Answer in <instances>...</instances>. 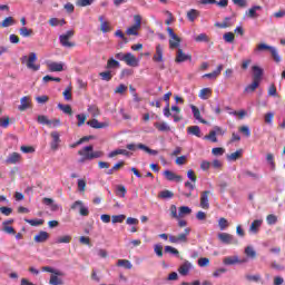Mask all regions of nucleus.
<instances>
[{"instance_id": "obj_1", "label": "nucleus", "mask_w": 285, "mask_h": 285, "mask_svg": "<svg viewBox=\"0 0 285 285\" xmlns=\"http://www.w3.org/2000/svg\"><path fill=\"white\" fill-rule=\"evenodd\" d=\"M95 147L92 145L86 146L82 149L78 150V155L81 157L79 163L83 164V161H92V159H99L104 157V151H94Z\"/></svg>"}, {"instance_id": "obj_2", "label": "nucleus", "mask_w": 285, "mask_h": 285, "mask_svg": "<svg viewBox=\"0 0 285 285\" xmlns=\"http://www.w3.org/2000/svg\"><path fill=\"white\" fill-rule=\"evenodd\" d=\"M135 23L127 28L126 35L129 37H139V30H141V16L135 14L134 16Z\"/></svg>"}, {"instance_id": "obj_3", "label": "nucleus", "mask_w": 285, "mask_h": 285, "mask_svg": "<svg viewBox=\"0 0 285 285\" xmlns=\"http://www.w3.org/2000/svg\"><path fill=\"white\" fill-rule=\"evenodd\" d=\"M190 227L185 228L184 233L175 235H169L170 244H188V235H190Z\"/></svg>"}, {"instance_id": "obj_4", "label": "nucleus", "mask_w": 285, "mask_h": 285, "mask_svg": "<svg viewBox=\"0 0 285 285\" xmlns=\"http://www.w3.org/2000/svg\"><path fill=\"white\" fill-rule=\"evenodd\" d=\"M21 63H27V68H29V70H33V72H37V70H39V68H41V66L39 65H35V61H37V53L31 52L28 56H23L20 59Z\"/></svg>"}, {"instance_id": "obj_5", "label": "nucleus", "mask_w": 285, "mask_h": 285, "mask_svg": "<svg viewBox=\"0 0 285 285\" xmlns=\"http://www.w3.org/2000/svg\"><path fill=\"white\" fill-rule=\"evenodd\" d=\"M75 37V30H69L59 37L60 43L63 48H75V42L70 41Z\"/></svg>"}, {"instance_id": "obj_6", "label": "nucleus", "mask_w": 285, "mask_h": 285, "mask_svg": "<svg viewBox=\"0 0 285 285\" xmlns=\"http://www.w3.org/2000/svg\"><path fill=\"white\" fill-rule=\"evenodd\" d=\"M167 32H168V36L170 37L169 39L170 50H175V48H179L181 43V38H179V36H177V33H175V31L170 27L167 28Z\"/></svg>"}, {"instance_id": "obj_7", "label": "nucleus", "mask_w": 285, "mask_h": 285, "mask_svg": "<svg viewBox=\"0 0 285 285\" xmlns=\"http://www.w3.org/2000/svg\"><path fill=\"white\" fill-rule=\"evenodd\" d=\"M78 208H79V215H81V217H88L90 215V210L88 209V207L83 206V202L76 200L71 205V210H77Z\"/></svg>"}, {"instance_id": "obj_8", "label": "nucleus", "mask_w": 285, "mask_h": 285, "mask_svg": "<svg viewBox=\"0 0 285 285\" xmlns=\"http://www.w3.org/2000/svg\"><path fill=\"white\" fill-rule=\"evenodd\" d=\"M175 61L176 63H184V61H193V56L186 55L181 48H178Z\"/></svg>"}, {"instance_id": "obj_9", "label": "nucleus", "mask_w": 285, "mask_h": 285, "mask_svg": "<svg viewBox=\"0 0 285 285\" xmlns=\"http://www.w3.org/2000/svg\"><path fill=\"white\" fill-rule=\"evenodd\" d=\"M218 239L222 244H237L235 236L228 233L218 234Z\"/></svg>"}, {"instance_id": "obj_10", "label": "nucleus", "mask_w": 285, "mask_h": 285, "mask_svg": "<svg viewBox=\"0 0 285 285\" xmlns=\"http://www.w3.org/2000/svg\"><path fill=\"white\" fill-rule=\"evenodd\" d=\"M51 139H52V141L50 142L51 150H59V145L61 144V136L59 135V131H52Z\"/></svg>"}, {"instance_id": "obj_11", "label": "nucleus", "mask_w": 285, "mask_h": 285, "mask_svg": "<svg viewBox=\"0 0 285 285\" xmlns=\"http://www.w3.org/2000/svg\"><path fill=\"white\" fill-rule=\"evenodd\" d=\"M209 196V190L202 191L200 194V208H203L204 210H208V208H210V203L208 202Z\"/></svg>"}, {"instance_id": "obj_12", "label": "nucleus", "mask_w": 285, "mask_h": 285, "mask_svg": "<svg viewBox=\"0 0 285 285\" xmlns=\"http://www.w3.org/2000/svg\"><path fill=\"white\" fill-rule=\"evenodd\" d=\"M164 175H165V179H167V181H176L177 184H180V181H184V178L181 176L175 174L174 171L165 170Z\"/></svg>"}, {"instance_id": "obj_13", "label": "nucleus", "mask_w": 285, "mask_h": 285, "mask_svg": "<svg viewBox=\"0 0 285 285\" xmlns=\"http://www.w3.org/2000/svg\"><path fill=\"white\" fill-rule=\"evenodd\" d=\"M21 159H22L21 154H19V153H11V154L7 157V159L4 160V163H6L7 165L21 164Z\"/></svg>"}, {"instance_id": "obj_14", "label": "nucleus", "mask_w": 285, "mask_h": 285, "mask_svg": "<svg viewBox=\"0 0 285 285\" xmlns=\"http://www.w3.org/2000/svg\"><path fill=\"white\" fill-rule=\"evenodd\" d=\"M125 63L131 68H137L139 66V59L135 55L127 52L125 58Z\"/></svg>"}, {"instance_id": "obj_15", "label": "nucleus", "mask_w": 285, "mask_h": 285, "mask_svg": "<svg viewBox=\"0 0 285 285\" xmlns=\"http://www.w3.org/2000/svg\"><path fill=\"white\" fill-rule=\"evenodd\" d=\"M48 239H50V234H48V232H39L35 237H33V242H36V244H45V242H48Z\"/></svg>"}, {"instance_id": "obj_16", "label": "nucleus", "mask_w": 285, "mask_h": 285, "mask_svg": "<svg viewBox=\"0 0 285 285\" xmlns=\"http://www.w3.org/2000/svg\"><path fill=\"white\" fill-rule=\"evenodd\" d=\"M153 61L161 63L164 61V47L161 45L156 46V53L153 57Z\"/></svg>"}, {"instance_id": "obj_17", "label": "nucleus", "mask_w": 285, "mask_h": 285, "mask_svg": "<svg viewBox=\"0 0 285 285\" xmlns=\"http://www.w3.org/2000/svg\"><path fill=\"white\" fill-rule=\"evenodd\" d=\"M87 126H90V128H95L96 130H99L101 128H108V126H110V124L99 122V120L94 118V119L87 121Z\"/></svg>"}, {"instance_id": "obj_18", "label": "nucleus", "mask_w": 285, "mask_h": 285, "mask_svg": "<svg viewBox=\"0 0 285 285\" xmlns=\"http://www.w3.org/2000/svg\"><path fill=\"white\" fill-rule=\"evenodd\" d=\"M253 80L262 83V77H264V69L259 66H253Z\"/></svg>"}, {"instance_id": "obj_19", "label": "nucleus", "mask_w": 285, "mask_h": 285, "mask_svg": "<svg viewBox=\"0 0 285 285\" xmlns=\"http://www.w3.org/2000/svg\"><path fill=\"white\" fill-rule=\"evenodd\" d=\"M224 70V65H218L217 69L213 72L203 75V79H217L219 75H222V71Z\"/></svg>"}, {"instance_id": "obj_20", "label": "nucleus", "mask_w": 285, "mask_h": 285, "mask_svg": "<svg viewBox=\"0 0 285 285\" xmlns=\"http://www.w3.org/2000/svg\"><path fill=\"white\" fill-rule=\"evenodd\" d=\"M244 262H246V259L239 261V257H237V256L225 257L223 261L225 266H233L235 264H244Z\"/></svg>"}, {"instance_id": "obj_21", "label": "nucleus", "mask_w": 285, "mask_h": 285, "mask_svg": "<svg viewBox=\"0 0 285 285\" xmlns=\"http://www.w3.org/2000/svg\"><path fill=\"white\" fill-rule=\"evenodd\" d=\"M190 268H193V265L190 264V262L186 261L184 264L180 265V267L178 268V273L183 276L188 275V273H190Z\"/></svg>"}, {"instance_id": "obj_22", "label": "nucleus", "mask_w": 285, "mask_h": 285, "mask_svg": "<svg viewBox=\"0 0 285 285\" xmlns=\"http://www.w3.org/2000/svg\"><path fill=\"white\" fill-rule=\"evenodd\" d=\"M48 69L50 72H63V62H50Z\"/></svg>"}, {"instance_id": "obj_23", "label": "nucleus", "mask_w": 285, "mask_h": 285, "mask_svg": "<svg viewBox=\"0 0 285 285\" xmlns=\"http://www.w3.org/2000/svg\"><path fill=\"white\" fill-rule=\"evenodd\" d=\"M262 224H263L262 219H255L249 227V233L257 235V233H259V228H262Z\"/></svg>"}, {"instance_id": "obj_24", "label": "nucleus", "mask_w": 285, "mask_h": 285, "mask_svg": "<svg viewBox=\"0 0 285 285\" xmlns=\"http://www.w3.org/2000/svg\"><path fill=\"white\" fill-rule=\"evenodd\" d=\"M190 109L193 111L194 118L197 119V121H200V124H207L206 120L202 118V111H199L197 106L190 105Z\"/></svg>"}, {"instance_id": "obj_25", "label": "nucleus", "mask_w": 285, "mask_h": 285, "mask_svg": "<svg viewBox=\"0 0 285 285\" xmlns=\"http://www.w3.org/2000/svg\"><path fill=\"white\" fill-rule=\"evenodd\" d=\"M28 108H30V97L24 96L20 100V106L18 107V110L23 112V110H28Z\"/></svg>"}, {"instance_id": "obj_26", "label": "nucleus", "mask_w": 285, "mask_h": 285, "mask_svg": "<svg viewBox=\"0 0 285 285\" xmlns=\"http://www.w3.org/2000/svg\"><path fill=\"white\" fill-rule=\"evenodd\" d=\"M187 134L199 138L202 137V128L199 126H189L187 127Z\"/></svg>"}, {"instance_id": "obj_27", "label": "nucleus", "mask_w": 285, "mask_h": 285, "mask_svg": "<svg viewBox=\"0 0 285 285\" xmlns=\"http://www.w3.org/2000/svg\"><path fill=\"white\" fill-rule=\"evenodd\" d=\"M124 166H126V161L124 160H120L118 163H116L112 168H110L108 171H107V175H115V173H117V170H121V168H124Z\"/></svg>"}, {"instance_id": "obj_28", "label": "nucleus", "mask_w": 285, "mask_h": 285, "mask_svg": "<svg viewBox=\"0 0 285 285\" xmlns=\"http://www.w3.org/2000/svg\"><path fill=\"white\" fill-rule=\"evenodd\" d=\"M117 155H125V157H128L130 155V151L126 149H115L111 153L108 154L109 159H112L117 157Z\"/></svg>"}, {"instance_id": "obj_29", "label": "nucleus", "mask_w": 285, "mask_h": 285, "mask_svg": "<svg viewBox=\"0 0 285 285\" xmlns=\"http://www.w3.org/2000/svg\"><path fill=\"white\" fill-rule=\"evenodd\" d=\"M99 21H100V30L101 32H110V22L104 20V16H99Z\"/></svg>"}, {"instance_id": "obj_30", "label": "nucleus", "mask_w": 285, "mask_h": 285, "mask_svg": "<svg viewBox=\"0 0 285 285\" xmlns=\"http://www.w3.org/2000/svg\"><path fill=\"white\" fill-rule=\"evenodd\" d=\"M154 126L159 132H170V126L167 122H155Z\"/></svg>"}, {"instance_id": "obj_31", "label": "nucleus", "mask_w": 285, "mask_h": 285, "mask_svg": "<svg viewBox=\"0 0 285 285\" xmlns=\"http://www.w3.org/2000/svg\"><path fill=\"white\" fill-rule=\"evenodd\" d=\"M257 10H262V6H254V7H252L248 10V12H246L247 17H249V19H257V17H258Z\"/></svg>"}, {"instance_id": "obj_32", "label": "nucleus", "mask_w": 285, "mask_h": 285, "mask_svg": "<svg viewBox=\"0 0 285 285\" xmlns=\"http://www.w3.org/2000/svg\"><path fill=\"white\" fill-rule=\"evenodd\" d=\"M62 275L52 274L49 279L50 285H63V281L59 277Z\"/></svg>"}, {"instance_id": "obj_33", "label": "nucleus", "mask_w": 285, "mask_h": 285, "mask_svg": "<svg viewBox=\"0 0 285 285\" xmlns=\"http://www.w3.org/2000/svg\"><path fill=\"white\" fill-rule=\"evenodd\" d=\"M194 41H196V43H208V41H210V38H208V35L206 33H199L194 38Z\"/></svg>"}, {"instance_id": "obj_34", "label": "nucleus", "mask_w": 285, "mask_h": 285, "mask_svg": "<svg viewBox=\"0 0 285 285\" xmlns=\"http://www.w3.org/2000/svg\"><path fill=\"white\" fill-rule=\"evenodd\" d=\"M259 83H261L259 81L253 80L250 85L245 87L244 92H255L259 88Z\"/></svg>"}, {"instance_id": "obj_35", "label": "nucleus", "mask_w": 285, "mask_h": 285, "mask_svg": "<svg viewBox=\"0 0 285 285\" xmlns=\"http://www.w3.org/2000/svg\"><path fill=\"white\" fill-rule=\"evenodd\" d=\"M213 95V89L210 88H203L198 95L200 99H208Z\"/></svg>"}, {"instance_id": "obj_36", "label": "nucleus", "mask_w": 285, "mask_h": 285, "mask_svg": "<svg viewBox=\"0 0 285 285\" xmlns=\"http://www.w3.org/2000/svg\"><path fill=\"white\" fill-rule=\"evenodd\" d=\"M159 199H173L175 197V193L165 189L158 194Z\"/></svg>"}, {"instance_id": "obj_37", "label": "nucleus", "mask_w": 285, "mask_h": 285, "mask_svg": "<svg viewBox=\"0 0 285 285\" xmlns=\"http://www.w3.org/2000/svg\"><path fill=\"white\" fill-rule=\"evenodd\" d=\"M59 110H62L65 115H69V117H72V107L70 105H63V104H58Z\"/></svg>"}, {"instance_id": "obj_38", "label": "nucleus", "mask_w": 285, "mask_h": 285, "mask_svg": "<svg viewBox=\"0 0 285 285\" xmlns=\"http://www.w3.org/2000/svg\"><path fill=\"white\" fill-rule=\"evenodd\" d=\"M138 149L144 150L145 153H148V155H159V151L155 149H150V147L144 145V144H138Z\"/></svg>"}, {"instance_id": "obj_39", "label": "nucleus", "mask_w": 285, "mask_h": 285, "mask_svg": "<svg viewBox=\"0 0 285 285\" xmlns=\"http://www.w3.org/2000/svg\"><path fill=\"white\" fill-rule=\"evenodd\" d=\"M242 149L236 150L235 153H232L230 155L227 156V159L229 161H237V159H242Z\"/></svg>"}, {"instance_id": "obj_40", "label": "nucleus", "mask_w": 285, "mask_h": 285, "mask_svg": "<svg viewBox=\"0 0 285 285\" xmlns=\"http://www.w3.org/2000/svg\"><path fill=\"white\" fill-rule=\"evenodd\" d=\"M117 266H121L122 268L130 271L132 268V263H130L128 259H118Z\"/></svg>"}, {"instance_id": "obj_41", "label": "nucleus", "mask_w": 285, "mask_h": 285, "mask_svg": "<svg viewBox=\"0 0 285 285\" xmlns=\"http://www.w3.org/2000/svg\"><path fill=\"white\" fill-rule=\"evenodd\" d=\"M204 139L212 141L213 144H217V131L210 130L208 135L204 136Z\"/></svg>"}, {"instance_id": "obj_42", "label": "nucleus", "mask_w": 285, "mask_h": 285, "mask_svg": "<svg viewBox=\"0 0 285 285\" xmlns=\"http://www.w3.org/2000/svg\"><path fill=\"white\" fill-rule=\"evenodd\" d=\"M42 204L45 206H51V210H58L59 206L55 205V200L52 198L45 197L42 199Z\"/></svg>"}, {"instance_id": "obj_43", "label": "nucleus", "mask_w": 285, "mask_h": 285, "mask_svg": "<svg viewBox=\"0 0 285 285\" xmlns=\"http://www.w3.org/2000/svg\"><path fill=\"white\" fill-rule=\"evenodd\" d=\"M19 33L21 37H32V35H35V31L27 27H22L19 29Z\"/></svg>"}, {"instance_id": "obj_44", "label": "nucleus", "mask_w": 285, "mask_h": 285, "mask_svg": "<svg viewBox=\"0 0 285 285\" xmlns=\"http://www.w3.org/2000/svg\"><path fill=\"white\" fill-rule=\"evenodd\" d=\"M88 112H90L91 117H99V115H101L99 107H97L96 105H90L88 107Z\"/></svg>"}, {"instance_id": "obj_45", "label": "nucleus", "mask_w": 285, "mask_h": 285, "mask_svg": "<svg viewBox=\"0 0 285 285\" xmlns=\"http://www.w3.org/2000/svg\"><path fill=\"white\" fill-rule=\"evenodd\" d=\"M190 213H193V209H190V207L181 206L178 209V217H184L186 215H190Z\"/></svg>"}, {"instance_id": "obj_46", "label": "nucleus", "mask_w": 285, "mask_h": 285, "mask_svg": "<svg viewBox=\"0 0 285 285\" xmlns=\"http://www.w3.org/2000/svg\"><path fill=\"white\" fill-rule=\"evenodd\" d=\"M269 52L275 63H279L282 61V56H279V51H277V48L274 47Z\"/></svg>"}, {"instance_id": "obj_47", "label": "nucleus", "mask_w": 285, "mask_h": 285, "mask_svg": "<svg viewBox=\"0 0 285 285\" xmlns=\"http://www.w3.org/2000/svg\"><path fill=\"white\" fill-rule=\"evenodd\" d=\"M72 242V236L65 235L57 238L56 244H70Z\"/></svg>"}, {"instance_id": "obj_48", "label": "nucleus", "mask_w": 285, "mask_h": 285, "mask_svg": "<svg viewBox=\"0 0 285 285\" xmlns=\"http://www.w3.org/2000/svg\"><path fill=\"white\" fill-rule=\"evenodd\" d=\"M125 220H126V215L124 214L111 216L112 224H124Z\"/></svg>"}, {"instance_id": "obj_49", "label": "nucleus", "mask_w": 285, "mask_h": 285, "mask_svg": "<svg viewBox=\"0 0 285 285\" xmlns=\"http://www.w3.org/2000/svg\"><path fill=\"white\" fill-rule=\"evenodd\" d=\"M197 17H199V11L197 9H191L187 12V19L191 22L195 21Z\"/></svg>"}, {"instance_id": "obj_50", "label": "nucleus", "mask_w": 285, "mask_h": 285, "mask_svg": "<svg viewBox=\"0 0 285 285\" xmlns=\"http://www.w3.org/2000/svg\"><path fill=\"white\" fill-rule=\"evenodd\" d=\"M245 255L249 257L250 259H255L257 257V252L250 246H247L245 248Z\"/></svg>"}, {"instance_id": "obj_51", "label": "nucleus", "mask_w": 285, "mask_h": 285, "mask_svg": "<svg viewBox=\"0 0 285 285\" xmlns=\"http://www.w3.org/2000/svg\"><path fill=\"white\" fill-rule=\"evenodd\" d=\"M95 3V0H77L76 6L78 8H87V6H92Z\"/></svg>"}, {"instance_id": "obj_52", "label": "nucleus", "mask_w": 285, "mask_h": 285, "mask_svg": "<svg viewBox=\"0 0 285 285\" xmlns=\"http://www.w3.org/2000/svg\"><path fill=\"white\" fill-rule=\"evenodd\" d=\"M99 77L101 78L102 81H111L112 79V71H102L99 73Z\"/></svg>"}, {"instance_id": "obj_53", "label": "nucleus", "mask_w": 285, "mask_h": 285, "mask_svg": "<svg viewBox=\"0 0 285 285\" xmlns=\"http://www.w3.org/2000/svg\"><path fill=\"white\" fill-rule=\"evenodd\" d=\"M2 28H10V26H14V18L12 17H7L2 20L1 23Z\"/></svg>"}, {"instance_id": "obj_54", "label": "nucleus", "mask_w": 285, "mask_h": 285, "mask_svg": "<svg viewBox=\"0 0 285 285\" xmlns=\"http://www.w3.org/2000/svg\"><path fill=\"white\" fill-rule=\"evenodd\" d=\"M107 70L112 68H119V61L115 60L114 58H109L106 66Z\"/></svg>"}, {"instance_id": "obj_55", "label": "nucleus", "mask_w": 285, "mask_h": 285, "mask_svg": "<svg viewBox=\"0 0 285 285\" xmlns=\"http://www.w3.org/2000/svg\"><path fill=\"white\" fill-rule=\"evenodd\" d=\"M230 18H225V20L223 22H216L215 26L216 28H230V26H233V23L229 22Z\"/></svg>"}, {"instance_id": "obj_56", "label": "nucleus", "mask_w": 285, "mask_h": 285, "mask_svg": "<svg viewBox=\"0 0 285 285\" xmlns=\"http://www.w3.org/2000/svg\"><path fill=\"white\" fill-rule=\"evenodd\" d=\"M225 153H226V149L222 147H215L212 149V155H214V157H222V155H224Z\"/></svg>"}, {"instance_id": "obj_57", "label": "nucleus", "mask_w": 285, "mask_h": 285, "mask_svg": "<svg viewBox=\"0 0 285 285\" xmlns=\"http://www.w3.org/2000/svg\"><path fill=\"white\" fill-rule=\"evenodd\" d=\"M30 226H43V219H24Z\"/></svg>"}, {"instance_id": "obj_58", "label": "nucleus", "mask_w": 285, "mask_h": 285, "mask_svg": "<svg viewBox=\"0 0 285 285\" xmlns=\"http://www.w3.org/2000/svg\"><path fill=\"white\" fill-rule=\"evenodd\" d=\"M198 266H200V268H206V266H210V259L207 257H200L198 259Z\"/></svg>"}, {"instance_id": "obj_59", "label": "nucleus", "mask_w": 285, "mask_h": 285, "mask_svg": "<svg viewBox=\"0 0 285 285\" xmlns=\"http://www.w3.org/2000/svg\"><path fill=\"white\" fill-rule=\"evenodd\" d=\"M154 253H156L157 257H164V246H161L160 244H156L154 246Z\"/></svg>"}, {"instance_id": "obj_60", "label": "nucleus", "mask_w": 285, "mask_h": 285, "mask_svg": "<svg viewBox=\"0 0 285 285\" xmlns=\"http://www.w3.org/2000/svg\"><path fill=\"white\" fill-rule=\"evenodd\" d=\"M266 222L268 226H274V224H277V216L275 214H269L266 217Z\"/></svg>"}, {"instance_id": "obj_61", "label": "nucleus", "mask_w": 285, "mask_h": 285, "mask_svg": "<svg viewBox=\"0 0 285 285\" xmlns=\"http://www.w3.org/2000/svg\"><path fill=\"white\" fill-rule=\"evenodd\" d=\"M21 153H23L24 155H32V153L36 151L35 147L32 146H21L20 147Z\"/></svg>"}, {"instance_id": "obj_62", "label": "nucleus", "mask_w": 285, "mask_h": 285, "mask_svg": "<svg viewBox=\"0 0 285 285\" xmlns=\"http://www.w3.org/2000/svg\"><path fill=\"white\" fill-rule=\"evenodd\" d=\"M76 117L78 119L77 126L79 127L83 126V124H86V119H88V116H86L85 114H78Z\"/></svg>"}, {"instance_id": "obj_63", "label": "nucleus", "mask_w": 285, "mask_h": 285, "mask_svg": "<svg viewBox=\"0 0 285 285\" xmlns=\"http://www.w3.org/2000/svg\"><path fill=\"white\" fill-rule=\"evenodd\" d=\"M50 122V119H48V116L40 115L38 116V124H41L42 126H48Z\"/></svg>"}, {"instance_id": "obj_64", "label": "nucleus", "mask_w": 285, "mask_h": 285, "mask_svg": "<svg viewBox=\"0 0 285 285\" xmlns=\"http://www.w3.org/2000/svg\"><path fill=\"white\" fill-rule=\"evenodd\" d=\"M61 126V119L49 120L48 128H59Z\"/></svg>"}]
</instances>
